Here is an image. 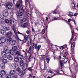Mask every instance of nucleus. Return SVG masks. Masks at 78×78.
Returning a JSON list of instances; mask_svg holds the SVG:
<instances>
[{
	"label": "nucleus",
	"instance_id": "1",
	"mask_svg": "<svg viewBox=\"0 0 78 78\" xmlns=\"http://www.w3.org/2000/svg\"><path fill=\"white\" fill-rule=\"evenodd\" d=\"M16 6L19 9H20V11H19L17 13V18L21 19V18H22V14H23L22 12H24V10L23 9V7H22V6H20V7H19V6H20V4H17L16 5Z\"/></svg>",
	"mask_w": 78,
	"mask_h": 78
},
{
	"label": "nucleus",
	"instance_id": "2",
	"mask_svg": "<svg viewBox=\"0 0 78 78\" xmlns=\"http://www.w3.org/2000/svg\"><path fill=\"white\" fill-rule=\"evenodd\" d=\"M12 28L13 31H14L15 34L14 35L16 39H19V36L18 35H17V32L16 29L15 27L13 26L12 27Z\"/></svg>",
	"mask_w": 78,
	"mask_h": 78
},
{
	"label": "nucleus",
	"instance_id": "3",
	"mask_svg": "<svg viewBox=\"0 0 78 78\" xmlns=\"http://www.w3.org/2000/svg\"><path fill=\"white\" fill-rule=\"evenodd\" d=\"M23 58V55H20L19 57H16L15 58V62H18L19 61L22 60Z\"/></svg>",
	"mask_w": 78,
	"mask_h": 78
},
{
	"label": "nucleus",
	"instance_id": "4",
	"mask_svg": "<svg viewBox=\"0 0 78 78\" xmlns=\"http://www.w3.org/2000/svg\"><path fill=\"white\" fill-rule=\"evenodd\" d=\"M33 44V47H35V49H37L38 51H39V50L40 49V48L41 47V45H39L37 47V44Z\"/></svg>",
	"mask_w": 78,
	"mask_h": 78
},
{
	"label": "nucleus",
	"instance_id": "5",
	"mask_svg": "<svg viewBox=\"0 0 78 78\" xmlns=\"http://www.w3.org/2000/svg\"><path fill=\"white\" fill-rule=\"evenodd\" d=\"M0 41L1 43H5L6 42V38L4 37H1L0 38Z\"/></svg>",
	"mask_w": 78,
	"mask_h": 78
},
{
	"label": "nucleus",
	"instance_id": "6",
	"mask_svg": "<svg viewBox=\"0 0 78 78\" xmlns=\"http://www.w3.org/2000/svg\"><path fill=\"white\" fill-rule=\"evenodd\" d=\"M12 3H9L6 5V7H7L8 9H11V7H12Z\"/></svg>",
	"mask_w": 78,
	"mask_h": 78
},
{
	"label": "nucleus",
	"instance_id": "7",
	"mask_svg": "<svg viewBox=\"0 0 78 78\" xmlns=\"http://www.w3.org/2000/svg\"><path fill=\"white\" fill-rule=\"evenodd\" d=\"M1 55L3 58H6L7 55V53L6 51H3L2 52Z\"/></svg>",
	"mask_w": 78,
	"mask_h": 78
},
{
	"label": "nucleus",
	"instance_id": "8",
	"mask_svg": "<svg viewBox=\"0 0 78 78\" xmlns=\"http://www.w3.org/2000/svg\"><path fill=\"white\" fill-rule=\"evenodd\" d=\"M18 66V65H17V63H12L11 65V67H12L13 69H16V67Z\"/></svg>",
	"mask_w": 78,
	"mask_h": 78
},
{
	"label": "nucleus",
	"instance_id": "9",
	"mask_svg": "<svg viewBox=\"0 0 78 78\" xmlns=\"http://www.w3.org/2000/svg\"><path fill=\"white\" fill-rule=\"evenodd\" d=\"M6 41L8 43H11L12 41V38L11 37H8L6 39Z\"/></svg>",
	"mask_w": 78,
	"mask_h": 78
},
{
	"label": "nucleus",
	"instance_id": "10",
	"mask_svg": "<svg viewBox=\"0 0 78 78\" xmlns=\"http://www.w3.org/2000/svg\"><path fill=\"white\" fill-rule=\"evenodd\" d=\"M33 59V56L32 55V54L31 53H29V57L28 58V60L30 61H31Z\"/></svg>",
	"mask_w": 78,
	"mask_h": 78
},
{
	"label": "nucleus",
	"instance_id": "11",
	"mask_svg": "<svg viewBox=\"0 0 78 78\" xmlns=\"http://www.w3.org/2000/svg\"><path fill=\"white\" fill-rule=\"evenodd\" d=\"M4 14L5 17H7V16H8V10L6 9L4 11Z\"/></svg>",
	"mask_w": 78,
	"mask_h": 78
},
{
	"label": "nucleus",
	"instance_id": "12",
	"mask_svg": "<svg viewBox=\"0 0 78 78\" xmlns=\"http://www.w3.org/2000/svg\"><path fill=\"white\" fill-rule=\"evenodd\" d=\"M20 22L21 23H24V22H26L27 23L28 22V20L27 19H24L23 20H20Z\"/></svg>",
	"mask_w": 78,
	"mask_h": 78
},
{
	"label": "nucleus",
	"instance_id": "13",
	"mask_svg": "<svg viewBox=\"0 0 78 78\" xmlns=\"http://www.w3.org/2000/svg\"><path fill=\"white\" fill-rule=\"evenodd\" d=\"M6 35L8 37H11V36H12V32H11L9 31L6 33Z\"/></svg>",
	"mask_w": 78,
	"mask_h": 78
},
{
	"label": "nucleus",
	"instance_id": "14",
	"mask_svg": "<svg viewBox=\"0 0 78 78\" xmlns=\"http://www.w3.org/2000/svg\"><path fill=\"white\" fill-rule=\"evenodd\" d=\"M25 70H23L22 73H19V76H23L24 75H25Z\"/></svg>",
	"mask_w": 78,
	"mask_h": 78
},
{
	"label": "nucleus",
	"instance_id": "15",
	"mask_svg": "<svg viewBox=\"0 0 78 78\" xmlns=\"http://www.w3.org/2000/svg\"><path fill=\"white\" fill-rule=\"evenodd\" d=\"M7 59H8L9 60H12V59H13L12 56L10 55H7Z\"/></svg>",
	"mask_w": 78,
	"mask_h": 78
},
{
	"label": "nucleus",
	"instance_id": "16",
	"mask_svg": "<svg viewBox=\"0 0 78 78\" xmlns=\"http://www.w3.org/2000/svg\"><path fill=\"white\" fill-rule=\"evenodd\" d=\"M5 19L4 18V15L2 14H0V20H3Z\"/></svg>",
	"mask_w": 78,
	"mask_h": 78
},
{
	"label": "nucleus",
	"instance_id": "17",
	"mask_svg": "<svg viewBox=\"0 0 78 78\" xmlns=\"http://www.w3.org/2000/svg\"><path fill=\"white\" fill-rule=\"evenodd\" d=\"M28 26V23H24L23 24L21 25V27H23V28H27Z\"/></svg>",
	"mask_w": 78,
	"mask_h": 78
},
{
	"label": "nucleus",
	"instance_id": "18",
	"mask_svg": "<svg viewBox=\"0 0 78 78\" xmlns=\"http://www.w3.org/2000/svg\"><path fill=\"white\" fill-rule=\"evenodd\" d=\"M9 22H10V24H11V21L10 20L9 21L8 19L5 20L4 21L5 23H9Z\"/></svg>",
	"mask_w": 78,
	"mask_h": 78
},
{
	"label": "nucleus",
	"instance_id": "19",
	"mask_svg": "<svg viewBox=\"0 0 78 78\" xmlns=\"http://www.w3.org/2000/svg\"><path fill=\"white\" fill-rule=\"evenodd\" d=\"M30 37V36H26L24 38V39L23 40V42H25L27 41V39H28V38L29 37Z\"/></svg>",
	"mask_w": 78,
	"mask_h": 78
},
{
	"label": "nucleus",
	"instance_id": "20",
	"mask_svg": "<svg viewBox=\"0 0 78 78\" xmlns=\"http://www.w3.org/2000/svg\"><path fill=\"white\" fill-rule=\"evenodd\" d=\"M17 44L16 41L15 40H13L12 41V45H15Z\"/></svg>",
	"mask_w": 78,
	"mask_h": 78
},
{
	"label": "nucleus",
	"instance_id": "21",
	"mask_svg": "<svg viewBox=\"0 0 78 78\" xmlns=\"http://www.w3.org/2000/svg\"><path fill=\"white\" fill-rule=\"evenodd\" d=\"M68 16H69V17H72L73 16V13L70 12H68Z\"/></svg>",
	"mask_w": 78,
	"mask_h": 78
},
{
	"label": "nucleus",
	"instance_id": "22",
	"mask_svg": "<svg viewBox=\"0 0 78 78\" xmlns=\"http://www.w3.org/2000/svg\"><path fill=\"white\" fill-rule=\"evenodd\" d=\"M1 73L3 75H6V73L4 70H2L1 71Z\"/></svg>",
	"mask_w": 78,
	"mask_h": 78
},
{
	"label": "nucleus",
	"instance_id": "23",
	"mask_svg": "<svg viewBox=\"0 0 78 78\" xmlns=\"http://www.w3.org/2000/svg\"><path fill=\"white\" fill-rule=\"evenodd\" d=\"M3 29L5 30V31H7L8 30H9L10 29L9 27H6V26H3Z\"/></svg>",
	"mask_w": 78,
	"mask_h": 78
},
{
	"label": "nucleus",
	"instance_id": "24",
	"mask_svg": "<svg viewBox=\"0 0 78 78\" xmlns=\"http://www.w3.org/2000/svg\"><path fill=\"white\" fill-rule=\"evenodd\" d=\"M9 52L10 54L11 55H14V51L13 50H10L9 51Z\"/></svg>",
	"mask_w": 78,
	"mask_h": 78
},
{
	"label": "nucleus",
	"instance_id": "25",
	"mask_svg": "<svg viewBox=\"0 0 78 78\" xmlns=\"http://www.w3.org/2000/svg\"><path fill=\"white\" fill-rule=\"evenodd\" d=\"M2 61L4 64H6L8 62V60L6 59H2Z\"/></svg>",
	"mask_w": 78,
	"mask_h": 78
},
{
	"label": "nucleus",
	"instance_id": "26",
	"mask_svg": "<svg viewBox=\"0 0 78 78\" xmlns=\"http://www.w3.org/2000/svg\"><path fill=\"white\" fill-rule=\"evenodd\" d=\"M71 33H72V37L70 40V42H71V41H72V39H73V36H74V31H73V30H72L71 31Z\"/></svg>",
	"mask_w": 78,
	"mask_h": 78
},
{
	"label": "nucleus",
	"instance_id": "27",
	"mask_svg": "<svg viewBox=\"0 0 78 78\" xmlns=\"http://www.w3.org/2000/svg\"><path fill=\"white\" fill-rule=\"evenodd\" d=\"M16 55H17V56H19V57H20V56H22V55H21L20 52L19 51H16Z\"/></svg>",
	"mask_w": 78,
	"mask_h": 78
},
{
	"label": "nucleus",
	"instance_id": "28",
	"mask_svg": "<svg viewBox=\"0 0 78 78\" xmlns=\"http://www.w3.org/2000/svg\"><path fill=\"white\" fill-rule=\"evenodd\" d=\"M15 73H16V71L14 70H11L10 72L11 75H14Z\"/></svg>",
	"mask_w": 78,
	"mask_h": 78
},
{
	"label": "nucleus",
	"instance_id": "29",
	"mask_svg": "<svg viewBox=\"0 0 78 78\" xmlns=\"http://www.w3.org/2000/svg\"><path fill=\"white\" fill-rule=\"evenodd\" d=\"M58 12V11L57 10V9H56L55 10H54V11H53L52 12L53 14H56Z\"/></svg>",
	"mask_w": 78,
	"mask_h": 78
},
{
	"label": "nucleus",
	"instance_id": "30",
	"mask_svg": "<svg viewBox=\"0 0 78 78\" xmlns=\"http://www.w3.org/2000/svg\"><path fill=\"white\" fill-rule=\"evenodd\" d=\"M12 50H14V51H16L17 50V47L16 46H13L12 47Z\"/></svg>",
	"mask_w": 78,
	"mask_h": 78
},
{
	"label": "nucleus",
	"instance_id": "31",
	"mask_svg": "<svg viewBox=\"0 0 78 78\" xmlns=\"http://www.w3.org/2000/svg\"><path fill=\"white\" fill-rule=\"evenodd\" d=\"M0 66L2 67V69H5V65L3 63L1 64Z\"/></svg>",
	"mask_w": 78,
	"mask_h": 78
},
{
	"label": "nucleus",
	"instance_id": "32",
	"mask_svg": "<svg viewBox=\"0 0 78 78\" xmlns=\"http://www.w3.org/2000/svg\"><path fill=\"white\" fill-rule=\"evenodd\" d=\"M12 23H13V25H16L17 24V21L14 19L12 21Z\"/></svg>",
	"mask_w": 78,
	"mask_h": 78
},
{
	"label": "nucleus",
	"instance_id": "33",
	"mask_svg": "<svg viewBox=\"0 0 78 78\" xmlns=\"http://www.w3.org/2000/svg\"><path fill=\"white\" fill-rule=\"evenodd\" d=\"M0 33L2 34L3 35L5 34V30H3L1 29L0 30Z\"/></svg>",
	"mask_w": 78,
	"mask_h": 78
},
{
	"label": "nucleus",
	"instance_id": "34",
	"mask_svg": "<svg viewBox=\"0 0 78 78\" xmlns=\"http://www.w3.org/2000/svg\"><path fill=\"white\" fill-rule=\"evenodd\" d=\"M20 66H23V60H21L20 61Z\"/></svg>",
	"mask_w": 78,
	"mask_h": 78
},
{
	"label": "nucleus",
	"instance_id": "35",
	"mask_svg": "<svg viewBox=\"0 0 78 78\" xmlns=\"http://www.w3.org/2000/svg\"><path fill=\"white\" fill-rule=\"evenodd\" d=\"M75 47V43L73 42V44H71V48H73Z\"/></svg>",
	"mask_w": 78,
	"mask_h": 78
},
{
	"label": "nucleus",
	"instance_id": "36",
	"mask_svg": "<svg viewBox=\"0 0 78 78\" xmlns=\"http://www.w3.org/2000/svg\"><path fill=\"white\" fill-rule=\"evenodd\" d=\"M6 78H11V76L10 75H7L6 76Z\"/></svg>",
	"mask_w": 78,
	"mask_h": 78
},
{
	"label": "nucleus",
	"instance_id": "37",
	"mask_svg": "<svg viewBox=\"0 0 78 78\" xmlns=\"http://www.w3.org/2000/svg\"><path fill=\"white\" fill-rule=\"evenodd\" d=\"M48 73H51L52 74H53L54 73L50 69L48 70Z\"/></svg>",
	"mask_w": 78,
	"mask_h": 78
},
{
	"label": "nucleus",
	"instance_id": "38",
	"mask_svg": "<svg viewBox=\"0 0 78 78\" xmlns=\"http://www.w3.org/2000/svg\"><path fill=\"white\" fill-rule=\"evenodd\" d=\"M16 70L17 72H19V73H20V72H22V70H21L20 69H16Z\"/></svg>",
	"mask_w": 78,
	"mask_h": 78
},
{
	"label": "nucleus",
	"instance_id": "39",
	"mask_svg": "<svg viewBox=\"0 0 78 78\" xmlns=\"http://www.w3.org/2000/svg\"><path fill=\"white\" fill-rule=\"evenodd\" d=\"M63 62H65V63H66L67 62V59L66 58L64 59V60L62 61Z\"/></svg>",
	"mask_w": 78,
	"mask_h": 78
},
{
	"label": "nucleus",
	"instance_id": "40",
	"mask_svg": "<svg viewBox=\"0 0 78 78\" xmlns=\"http://www.w3.org/2000/svg\"><path fill=\"white\" fill-rule=\"evenodd\" d=\"M4 50L5 51L8 50V47H5L4 48Z\"/></svg>",
	"mask_w": 78,
	"mask_h": 78
},
{
	"label": "nucleus",
	"instance_id": "41",
	"mask_svg": "<svg viewBox=\"0 0 78 78\" xmlns=\"http://www.w3.org/2000/svg\"><path fill=\"white\" fill-rule=\"evenodd\" d=\"M47 62L48 63H49V62H50V58H47Z\"/></svg>",
	"mask_w": 78,
	"mask_h": 78
},
{
	"label": "nucleus",
	"instance_id": "42",
	"mask_svg": "<svg viewBox=\"0 0 78 78\" xmlns=\"http://www.w3.org/2000/svg\"><path fill=\"white\" fill-rule=\"evenodd\" d=\"M60 48L61 50H63V49H64V48H64V46H61L60 47Z\"/></svg>",
	"mask_w": 78,
	"mask_h": 78
},
{
	"label": "nucleus",
	"instance_id": "43",
	"mask_svg": "<svg viewBox=\"0 0 78 78\" xmlns=\"http://www.w3.org/2000/svg\"><path fill=\"white\" fill-rule=\"evenodd\" d=\"M31 47L30 46L28 53H30V52H31Z\"/></svg>",
	"mask_w": 78,
	"mask_h": 78
},
{
	"label": "nucleus",
	"instance_id": "44",
	"mask_svg": "<svg viewBox=\"0 0 78 78\" xmlns=\"http://www.w3.org/2000/svg\"><path fill=\"white\" fill-rule=\"evenodd\" d=\"M18 34H21V35H22L23 36H24V35L23 34L21 33L20 32H19L18 31Z\"/></svg>",
	"mask_w": 78,
	"mask_h": 78
},
{
	"label": "nucleus",
	"instance_id": "45",
	"mask_svg": "<svg viewBox=\"0 0 78 78\" xmlns=\"http://www.w3.org/2000/svg\"><path fill=\"white\" fill-rule=\"evenodd\" d=\"M3 45V43H0V47H2Z\"/></svg>",
	"mask_w": 78,
	"mask_h": 78
},
{
	"label": "nucleus",
	"instance_id": "46",
	"mask_svg": "<svg viewBox=\"0 0 78 78\" xmlns=\"http://www.w3.org/2000/svg\"><path fill=\"white\" fill-rule=\"evenodd\" d=\"M13 78H17V76L16 75H14L13 76Z\"/></svg>",
	"mask_w": 78,
	"mask_h": 78
},
{
	"label": "nucleus",
	"instance_id": "47",
	"mask_svg": "<svg viewBox=\"0 0 78 78\" xmlns=\"http://www.w3.org/2000/svg\"><path fill=\"white\" fill-rule=\"evenodd\" d=\"M25 2L26 6H27V2H28V0H25Z\"/></svg>",
	"mask_w": 78,
	"mask_h": 78
},
{
	"label": "nucleus",
	"instance_id": "48",
	"mask_svg": "<svg viewBox=\"0 0 78 78\" xmlns=\"http://www.w3.org/2000/svg\"><path fill=\"white\" fill-rule=\"evenodd\" d=\"M25 13H26V14L27 15L28 14H30V12H28V11H26V12H25Z\"/></svg>",
	"mask_w": 78,
	"mask_h": 78
},
{
	"label": "nucleus",
	"instance_id": "49",
	"mask_svg": "<svg viewBox=\"0 0 78 78\" xmlns=\"http://www.w3.org/2000/svg\"><path fill=\"white\" fill-rule=\"evenodd\" d=\"M42 34H44V33H45V30L44 29L42 30Z\"/></svg>",
	"mask_w": 78,
	"mask_h": 78
},
{
	"label": "nucleus",
	"instance_id": "50",
	"mask_svg": "<svg viewBox=\"0 0 78 78\" xmlns=\"http://www.w3.org/2000/svg\"><path fill=\"white\" fill-rule=\"evenodd\" d=\"M58 17H55L54 18V20H58Z\"/></svg>",
	"mask_w": 78,
	"mask_h": 78
},
{
	"label": "nucleus",
	"instance_id": "51",
	"mask_svg": "<svg viewBox=\"0 0 78 78\" xmlns=\"http://www.w3.org/2000/svg\"><path fill=\"white\" fill-rule=\"evenodd\" d=\"M27 69L29 71H30V72H32V70H33V69Z\"/></svg>",
	"mask_w": 78,
	"mask_h": 78
},
{
	"label": "nucleus",
	"instance_id": "52",
	"mask_svg": "<svg viewBox=\"0 0 78 78\" xmlns=\"http://www.w3.org/2000/svg\"><path fill=\"white\" fill-rule=\"evenodd\" d=\"M71 20H72L71 19H68V22H69V23H70V22Z\"/></svg>",
	"mask_w": 78,
	"mask_h": 78
},
{
	"label": "nucleus",
	"instance_id": "53",
	"mask_svg": "<svg viewBox=\"0 0 78 78\" xmlns=\"http://www.w3.org/2000/svg\"><path fill=\"white\" fill-rule=\"evenodd\" d=\"M60 65L61 66H62L63 64L62 63V62H61V61L60 62Z\"/></svg>",
	"mask_w": 78,
	"mask_h": 78
},
{
	"label": "nucleus",
	"instance_id": "54",
	"mask_svg": "<svg viewBox=\"0 0 78 78\" xmlns=\"http://www.w3.org/2000/svg\"><path fill=\"white\" fill-rule=\"evenodd\" d=\"M26 33H27V34H29V30H27L26 31Z\"/></svg>",
	"mask_w": 78,
	"mask_h": 78
},
{
	"label": "nucleus",
	"instance_id": "55",
	"mask_svg": "<svg viewBox=\"0 0 78 78\" xmlns=\"http://www.w3.org/2000/svg\"><path fill=\"white\" fill-rule=\"evenodd\" d=\"M0 78H3V76L1 74H0Z\"/></svg>",
	"mask_w": 78,
	"mask_h": 78
},
{
	"label": "nucleus",
	"instance_id": "56",
	"mask_svg": "<svg viewBox=\"0 0 78 78\" xmlns=\"http://www.w3.org/2000/svg\"><path fill=\"white\" fill-rule=\"evenodd\" d=\"M67 45L65 44L63 46V47H64V48H66V47H67Z\"/></svg>",
	"mask_w": 78,
	"mask_h": 78
},
{
	"label": "nucleus",
	"instance_id": "57",
	"mask_svg": "<svg viewBox=\"0 0 78 78\" xmlns=\"http://www.w3.org/2000/svg\"><path fill=\"white\" fill-rule=\"evenodd\" d=\"M78 15V14L75 13L74 15V16H76Z\"/></svg>",
	"mask_w": 78,
	"mask_h": 78
},
{
	"label": "nucleus",
	"instance_id": "58",
	"mask_svg": "<svg viewBox=\"0 0 78 78\" xmlns=\"http://www.w3.org/2000/svg\"><path fill=\"white\" fill-rule=\"evenodd\" d=\"M72 21H75V19H74V18H72Z\"/></svg>",
	"mask_w": 78,
	"mask_h": 78
},
{
	"label": "nucleus",
	"instance_id": "59",
	"mask_svg": "<svg viewBox=\"0 0 78 78\" xmlns=\"http://www.w3.org/2000/svg\"><path fill=\"white\" fill-rule=\"evenodd\" d=\"M32 31H33V32H34V29H33V28H32Z\"/></svg>",
	"mask_w": 78,
	"mask_h": 78
},
{
	"label": "nucleus",
	"instance_id": "60",
	"mask_svg": "<svg viewBox=\"0 0 78 78\" xmlns=\"http://www.w3.org/2000/svg\"><path fill=\"white\" fill-rule=\"evenodd\" d=\"M63 57H64V58H66V55H63Z\"/></svg>",
	"mask_w": 78,
	"mask_h": 78
},
{
	"label": "nucleus",
	"instance_id": "61",
	"mask_svg": "<svg viewBox=\"0 0 78 78\" xmlns=\"http://www.w3.org/2000/svg\"><path fill=\"white\" fill-rule=\"evenodd\" d=\"M18 39L19 40V41H23H23L22 40H21L19 38Z\"/></svg>",
	"mask_w": 78,
	"mask_h": 78
},
{
	"label": "nucleus",
	"instance_id": "62",
	"mask_svg": "<svg viewBox=\"0 0 78 78\" xmlns=\"http://www.w3.org/2000/svg\"><path fill=\"white\" fill-rule=\"evenodd\" d=\"M48 20V17H46V20Z\"/></svg>",
	"mask_w": 78,
	"mask_h": 78
},
{
	"label": "nucleus",
	"instance_id": "63",
	"mask_svg": "<svg viewBox=\"0 0 78 78\" xmlns=\"http://www.w3.org/2000/svg\"><path fill=\"white\" fill-rule=\"evenodd\" d=\"M65 54H66V55H69V53H68L67 52H66L65 53Z\"/></svg>",
	"mask_w": 78,
	"mask_h": 78
},
{
	"label": "nucleus",
	"instance_id": "64",
	"mask_svg": "<svg viewBox=\"0 0 78 78\" xmlns=\"http://www.w3.org/2000/svg\"><path fill=\"white\" fill-rule=\"evenodd\" d=\"M27 44L28 45H30V42H29V41H27Z\"/></svg>",
	"mask_w": 78,
	"mask_h": 78
}]
</instances>
